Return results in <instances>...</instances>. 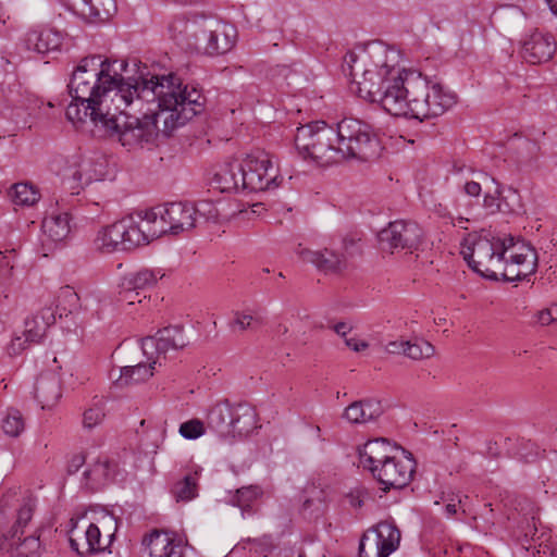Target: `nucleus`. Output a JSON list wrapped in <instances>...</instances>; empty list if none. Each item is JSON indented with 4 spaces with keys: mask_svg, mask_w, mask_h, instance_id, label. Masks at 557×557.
<instances>
[{
    "mask_svg": "<svg viewBox=\"0 0 557 557\" xmlns=\"http://www.w3.org/2000/svg\"><path fill=\"white\" fill-rule=\"evenodd\" d=\"M129 63L100 54L79 60L67 85L66 119L76 127L87 119L128 150L156 141L158 123L170 135L205 110L207 98L173 73L129 75Z\"/></svg>",
    "mask_w": 557,
    "mask_h": 557,
    "instance_id": "obj_1",
    "label": "nucleus"
},
{
    "mask_svg": "<svg viewBox=\"0 0 557 557\" xmlns=\"http://www.w3.org/2000/svg\"><path fill=\"white\" fill-rule=\"evenodd\" d=\"M400 53L382 41H373L345 55L344 71L356 85V92L387 110V99L397 94L411 69L399 66Z\"/></svg>",
    "mask_w": 557,
    "mask_h": 557,
    "instance_id": "obj_2",
    "label": "nucleus"
},
{
    "mask_svg": "<svg viewBox=\"0 0 557 557\" xmlns=\"http://www.w3.org/2000/svg\"><path fill=\"white\" fill-rule=\"evenodd\" d=\"M386 102L387 113L422 121L442 115L456 102V97L437 83L431 85L425 75L411 69L397 94L389 95Z\"/></svg>",
    "mask_w": 557,
    "mask_h": 557,
    "instance_id": "obj_3",
    "label": "nucleus"
},
{
    "mask_svg": "<svg viewBox=\"0 0 557 557\" xmlns=\"http://www.w3.org/2000/svg\"><path fill=\"white\" fill-rule=\"evenodd\" d=\"M169 30L180 45L208 55L228 52L237 38L234 25L212 17H177L170 24Z\"/></svg>",
    "mask_w": 557,
    "mask_h": 557,
    "instance_id": "obj_4",
    "label": "nucleus"
},
{
    "mask_svg": "<svg viewBox=\"0 0 557 557\" xmlns=\"http://www.w3.org/2000/svg\"><path fill=\"white\" fill-rule=\"evenodd\" d=\"M295 146L304 159H310L321 166L343 161L337 149L336 127L324 121H314L297 128Z\"/></svg>",
    "mask_w": 557,
    "mask_h": 557,
    "instance_id": "obj_5",
    "label": "nucleus"
},
{
    "mask_svg": "<svg viewBox=\"0 0 557 557\" xmlns=\"http://www.w3.org/2000/svg\"><path fill=\"white\" fill-rule=\"evenodd\" d=\"M335 127L337 149L343 154V160L368 162L376 160L381 156V143L368 123L354 117H345Z\"/></svg>",
    "mask_w": 557,
    "mask_h": 557,
    "instance_id": "obj_6",
    "label": "nucleus"
},
{
    "mask_svg": "<svg viewBox=\"0 0 557 557\" xmlns=\"http://www.w3.org/2000/svg\"><path fill=\"white\" fill-rule=\"evenodd\" d=\"M240 163L242 190L265 191L280 186L281 180L270 156L265 152L250 153Z\"/></svg>",
    "mask_w": 557,
    "mask_h": 557,
    "instance_id": "obj_7",
    "label": "nucleus"
},
{
    "mask_svg": "<svg viewBox=\"0 0 557 557\" xmlns=\"http://www.w3.org/2000/svg\"><path fill=\"white\" fill-rule=\"evenodd\" d=\"M59 301L60 304L57 306V310L51 307H46L37 314L25 320L22 334L32 344H39L42 341L48 327L54 324L57 312H59V317L61 318L63 314L73 313L79 307V296L70 286L62 288Z\"/></svg>",
    "mask_w": 557,
    "mask_h": 557,
    "instance_id": "obj_8",
    "label": "nucleus"
},
{
    "mask_svg": "<svg viewBox=\"0 0 557 557\" xmlns=\"http://www.w3.org/2000/svg\"><path fill=\"white\" fill-rule=\"evenodd\" d=\"M400 539V531L394 522L381 521L363 533L358 557H388L399 547Z\"/></svg>",
    "mask_w": 557,
    "mask_h": 557,
    "instance_id": "obj_9",
    "label": "nucleus"
},
{
    "mask_svg": "<svg viewBox=\"0 0 557 557\" xmlns=\"http://www.w3.org/2000/svg\"><path fill=\"white\" fill-rule=\"evenodd\" d=\"M469 267L484 277L498 280V272L504 262V250L497 251L493 240L480 237L462 250Z\"/></svg>",
    "mask_w": 557,
    "mask_h": 557,
    "instance_id": "obj_10",
    "label": "nucleus"
},
{
    "mask_svg": "<svg viewBox=\"0 0 557 557\" xmlns=\"http://www.w3.org/2000/svg\"><path fill=\"white\" fill-rule=\"evenodd\" d=\"M423 232L421 227L410 221H394L377 234L380 248L383 251L413 250L421 243Z\"/></svg>",
    "mask_w": 557,
    "mask_h": 557,
    "instance_id": "obj_11",
    "label": "nucleus"
},
{
    "mask_svg": "<svg viewBox=\"0 0 557 557\" xmlns=\"http://www.w3.org/2000/svg\"><path fill=\"white\" fill-rule=\"evenodd\" d=\"M132 218V238L136 246L149 244L151 240L171 233L172 230L168 223L161 206H157L146 211H137L128 214Z\"/></svg>",
    "mask_w": 557,
    "mask_h": 557,
    "instance_id": "obj_12",
    "label": "nucleus"
},
{
    "mask_svg": "<svg viewBox=\"0 0 557 557\" xmlns=\"http://www.w3.org/2000/svg\"><path fill=\"white\" fill-rule=\"evenodd\" d=\"M132 218L128 215L100 228L94 239V247L102 253L125 251L136 248L132 238Z\"/></svg>",
    "mask_w": 557,
    "mask_h": 557,
    "instance_id": "obj_13",
    "label": "nucleus"
},
{
    "mask_svg": "<svg viewBox=\"0 0 557 557\" xmlns=\"http://www.w3.org/2000/svg\"><path fill=\"white\" fill-rule=\"evenodd\" d=\"M403 453L407 451L403 449ZM416 461L410 453L406 460H398L394 456L380 467L372 468V475L383 486L384 491L396 488L400 490L407 486L414 473Z\"/></svg>",
    "mask_w": 557,
    "mask_h": 557,
    "instance_id": "obj_14",
    "label": "nucleus"
},
{
    "mask_svg": "<svg viewBox=\"0 0 557 557\" xmlns=\"http://www.w3.org/2000/svg\"><path fill=\"white\" fill-rule=\"evenodd\" d=\"M189 338L181 324L169 325L159 330L156 335L147 336L141 341V349L147 359L157 360L170 350H178L187 346Z\"/></svg>",
    "mask_w": 557,
    "mask_h": 557,
    "instance_id": "obj_15",
    "label": "nucleus"
},
{
    "mask_svg": "<svg viewBox=\"0 0 557 557\" xmlns=\"http://www.w3.org/2000/svg\"><path fill=\"white\" fill-rule=\"evenodd\" d=\"M113 536L114 534H110L108 541L103 540L99 527L95 523H89L83 530L75 524L69 531L70 546L79 556L106 552Z\"/></svg>",
    "mask_w": 557,
    "mask_h": 557,
    "instance_id": "obj_16",
    "label": "nucleus"
},
{
    "mask_svg": "<svg viewBox=\"0 0 557 557\" xmlns=\"http://www.w3.org/2000/svg\"><path fill=\"white\" fill-rule=\"evenodd\" d=\"M20 42L29 52L47 54L60 50L63 42V34L54 27L35 26L23 35Z\"/></svg>",
    "mask_w": 557,
    "mask_h": 557,
    "instance_id": "obj_17",
    "label": "nucleus"
},
{
    "mask_svg": "<svg viewBox=\"0 0 557 557\" xmlns=\"http://www.w3.org/2000/svg\"><path fill=\"white\" fill-rule=\"evenodd\" d=\"M556 52V41L553 35L533 32L523 41L521 55L530 64L548 62Z\"/></svg>",
    "mask_w": 557,
    "mask_h": 557,
    "instance_id": "obj_18",
    "label": "nucleus"
},
{
    "mask_svg": "<svg viewBox=\"0 0 557 557\" xmlns=\"http://www.w3.org/2000/svg\"><path fill=\"white\" fill-rule=\"evenodd\" d=\"M143 545L148 549V557H184V548L174 532L154 529L144 536Z\"/></svg>",
    "mask_w": 557,
    "mask_h": 557,
    "instance_id": "obj_19",
    "label": "nucleus"
},
{
    "mask_svg": "<svg viewBox=\"0 0 557 557\" xmlns=\"http://www.w3.org/2000/svg\"><path fill=\"white\" fill-rule=\"evenodd\" d=\"M164 276L161 269H140L126 273L119 283L126 298L140 296L147 298V292L156 286L158 281Z\"/></svg>",
    "mask_w": 557,
    "mask_h": 557,
    "instance_id": "obj_20",
    "label": "nucleus"
},
{
    "mask_svg": "<svg viewBox=\"0 0 557 557\" xmlns=\"http://www.w3.org/2000/svg\"><path fill=\"white\" fill-rule=\"evenodd\" d=\"M296 253L304 262L313 264L319 271L324 273H339L347 268L346 257L327 248L310 250L299 245Z\"/></svg>",
    "mask_w": 557,
    "mask_h": 557,
    "instance_id": "obj_21",
    "label": "nucleus"
},
{
    "mask_svg": "<svg viewBox=\"0 0 557 557\" xmlns=\"http://www.w3.org/2000/svg\"><path fill=\"white\" fill-rule=\"evenodd\" d=\"M163 214L172 230V234H178L188 231L195 226L196 209L194 206L186 202H171L161 205Z\"/></svg>",
    "mask_w": 557,
    "mask_h": 557,
    "instance_id": "obj_22",
    "label": "nucleus"
},
{
    "mask_svg": "<svg viewBox=\"0 0 557 557\" xmlns=\"http://www.w3.org/2000/svg\"><path fill=\"white\" fill-rule=\"evenodd\" d=\"M394 449H398V447L391 446L384 437L368 441L359 448L360 463L372 472V468L380 467L393 457L391 453Z\"/></svg>",
    "mask_w": 557,
    "mask_h": 557,
    "instance_id": "obj_23",
    "label": "nucleus"
},
{
    "mask_svg": "<svg viewBox=\"0 0 557 557\" xmlns=\"http://www.w3.org/2000/svg\"><path fill=\"white\" fill-rule=\"evenodd\" d=\"M35 398L42 409H51L61 398L60 379L55 373L41 374L35 383Z\"/></svg>",
    "mask_w": 557,
    "mask_h": 557,
    "instance_id": "obj_24",
    "label": "nucleus"
},
{
    "mask_svg": "<svg viewBox=\"0 0 557 557\" xmlns=\"http://www.w3.org/2000/svg\"><path fill=\"white\" fill-rule=\"evenodd\" d=\"M383 413L381 401L372 398L357 400L344 411L343 418L350 423L363 424L376 420Z\"/></svg>",
    "mask_w": 557,
    "mask_h": 557,
    "instance_id": "obj_25",
    "label": "nucleus"
},
{
    "mask_svg": "<svg viewBox=\"0 0 557 557\" xmlns=\"http://www.w3.org/2000/svg\"><path fill=\"white\" fill-rule=\"evenodd\" d=\"M210 184L221 193L242 190L240 163L234 161L222 165L211 178Z\"/></svg>",
    "mask_w": 557,
    "mask_h": 557,
    "instance_id": "obj_26",
    "label": "nucleus"
},
{
    "mask_svg": "<svg viewBox=\"0 0 557 557\" xmlns=\"http://www.w3.org/2000/svg\"><path fill=\"white\" fill-rule=\"evenodd\" d=\"M263 496V490L259 485H248L237 488L227 500L232 506L242 510L243 518L251 517L257 511V503Z\"/></svg>",
    "mask_w": 557,
    "mask_h": 557,
    "instance_id": "obj_27",
    "label": "nucleus"
},
{
    "mask_svg": "<svg viewBox=\"0 0 557 557\" xmlns=\"http://www.w3.org/2000/svg\"><path fill=\"white\" fill-rule=\"evenodd\" d=\"M257 426V412L248 404L234 405L230 437L248 435Z\"/></svg>",
    "mask_w": 557,
    "mask_h": 557,
    "instance_id": "obj_28",
    "label": "nucleus"
},
{
    "mask_svg": "<svg viewBox=\"0 0 557 557\" xmlns=\"http://www.w3.org/2000/svg\"><path fill=\"white\" fill-rule=\"evenodd\" d=\"M73 4L90 22L108 21L116 11L114 0H73Z\"/></svg>",
    "mask_w": 557,
    "mask_h": 557,
    "instance_id": "obj_29",
    "label": "nucleus"
},
{
    "mask_svg": "<svg viewBox=\"0 0 557 557\" xmlns=\"http://www.w3.org/2000/svg\"><path fill=\"white\" fill-rule=\"evenodd\" d=\"M234 406L228 400H223L214 406L208 412V425L214 430L221 437H230Z\"/></svg>",
    "mask_w": 557,
    "mask_h": 557,
    "instance_id": "obj_30",
    "label": "nucleus"
},
{
    "mask_svg": "<svg viewBox=\"0 0 557 557\" xmlns=\"http://www.w3.org/2000/svg\"><path fill=\"white\" fill-rule=\"evenodd\" d=\"M41 230L51 242L64 240L71 232L69 213L51 212L44 219Z\"/></svg>",
    "mask_w": 557,
    "mask_h": 557,
    "instance_id": "obj_31",
    "label": "nucleus"
},
{
    "mask_svg": "<svg viewBox=\"0 0 557 557\" xmlns=\"http://www.w3.org/2000/svg\"><path fill=\"white\" fill-rule=\"evenodd\" d=\"M522 261V265L517 268V272H515L516 265H504L503 271H500V275L507 282L515 281H523L527 280L531 274L535 273L537 268V253L535 249H527L525 255H520L519 257Z\"/></svg>",
    "mask_w": 557,
    "mask_h": 557,
    "instance_id": "obj_32",
    "label": "nucleus"
},
{
    "mask_svg": "<svg viewBox=\"0 0 557 557\" xmlns=\"http://www.w3.org/2000/svg\"><path fill=\"white\" fill-rule=\"evenodd\" d=\"M149 363L139 362L136 366H126L119 369V377L115 379V385L123 387L134 383H140L148 380L153 373V366L158 360L152 357L148 359Z\"/></svg>",
    "mask_w": 557,
    "mask_h": 557,
    "instance_id": "obj_33",
    "label": "nucleus"
},
{
    "mask_svg": "<svg viewBox=\"0 0 557 557\" xmlns=\"http://www.w3.org/2000/svg\"><path fill=\"white\" fill-rule=\"evenodd\" d=\"M114 470L115 465L108 459L98 460L84 472V476L92 487H99L113 478Z\"/></svg>",
    "mask_w": 557,
    "mask_h": 557,
    "instance_id": "obj_34",
    "label": "nucleus"
},
{
    "mask_svg": "<svg viewBox=\"0 0 557 557\" xmlns=\"http://www.w3.org/2000/svg\"><path fill=\"white\" fill-rule=\"evenodd\" d=\"M12 202L16 206L30 207L40 199L39 190L29 183H16L9 190Z\"/></svg>",
    "mask_w": 557,
    "mask_h": 557,
    "instance_id": "obj_35",
    "label": "nucleus"
},
{
    "mask_svg": "<svg viewBox=\"0 0 557 557\" xmlns=\"http://www.w3.org/2000/svg\"><path fill=\"white\" fill-rule=\"evenodd\" d=\"M198 471L187 473L173 488L176 500L188 502L198 495Z\"/></svg>",
    "mask_w": 557,
    "mask_h": 557,
    "instance_id": "obj_36",
    "label": "nucleus"
},
{
    "mask_svg": "<svg viewBox=\"0 0 557 557\" xmlns=\"http://www.w3.org/2000/svg\"><path fill=\"white\" fill-rule=\"evenodd\" d=\"M3 433L10 437H17L25 429V421L20 410L9 408L1 420Z\"/></svg>",
    "mask_w": 557,
    "mask_h": 557,
    "instance_id": "obj_37",
    "label": "nucleus"
},
{
    "mask_svg": "<svg viewBox=\"0 0 557 557\" xmlns=\"http://www.w3.org/2000/svg\"><path fill=\"white\" fill-rule=\"evenodd\" d=\"M262 324V318L250 309L243 311H235L234 319L230 323L233 332H244L247 330H255L258 325Z\"/></svg>",
    "mask_w": 557,
    "mask_h": 557,
    "instance_id": "obj_38",
    "label": "nucleus"
},
{
    "mask_svg": "<svg viewBox=\"0 0 557 557\" xmlns=\"http://www.w3.org/2000/svg\"><path fill=\"white\" fill-rule=\"evenodd\" d=\"M405 345V356L412 360L431 358L435 352L434 346L422 338L407 341Z\"/></svg>",
    "mask_w": 557,
    "mask_h": 557,
    "instance_id": "obj_39",
    "label": "nucleus"
},
{
    "mask_svg": "<svg viewBox=\"0 0 557 557\" xmlns=\"http://www.w3.org/2000/svg\"><path fill=\"white\" fill-rule=\"evenodd\" d=\"M314 493V496L308 497L302 503V513L309 519H318L326 510L324 492L315 491Z\"/></svg>",
    "mask_w": 557,
    "mask_h": 557,
    "instance_id": "obj_40",
    "label": "nucleus"
},
{
    "mask_svg": "<svg viewBox=\"0 0 557 557\" xmlns=\"http://www.w3.org/2000/svg\"><path fill=\"white\" fill-rule=\"evenodd\" d=\"M35 507L36 502L34 498L28 497L25 499L24 504L18 509L16 522L10 531V539L13 540L16 537L18 532L23 534L22 529L30 521Z\"/></svg>",
    "mask_w": 557,
    "mask_h": 557,
    "instance_id": "obj_41",
    "label": "nucleus"
},
{
    "mask_svg": "<svg viewBox=\"0 0 557 557\" xmlns=\"http://www.w3.org/2000/svg\"><path fill=\"white\" fill-rule=\"evenodd\" d=\"M40 541L38 536H26L17 543L11 552V557H39Z\"/></svg>",
    "mask_w": 557,
    "mask_h": 557,
    "instance_id": "obj_42",
    "label": "nucleus"
},
{
    "mask_svg": "<svg viewBox=\"0 0 557 557\" xmlns=\"http://www.w3.org/2000/svg\"><path fill=\"white\" fill-rule=\"evenodd\" d=\"M104 407L101 404H95L85 410L83 414V425L85 429L91 430L99 425L104 418Z\"/></svg>",
    "mask_w": 557,
    "mask_h": 557,
    "instance_id": "obj_43",
    "label": "nucleus"
},
{
    "mask_svg": "<svg viewBox=\"0 0 557 557\" xmlns=\"http://www.w3.org/2000/svg\"><path fill=\"white\" fill-rule=\"evenodd\" d=\"M205 431V424L199 419H191L180 425V434L186 440H196L203 435Z\"/></svg>",
    "mask_w": 557,
    "mask_h": 557,
    "instance_id": "obj_44",
    "label": "nucleus"
},
{
    "mask_svg": "<svg viewBox=\"0 0 557 557\" xmlns=\"http://www.w3.org/2000/svg\"><path fill=\"white\" fill-rule=\"evenodd\" d=\"M33 345L22 333L14 334L10 343L5 346V354L10 358L22 355L26 349Z\"/></svg>",
    "mask_w": 557,
    "mask_h": 557,
    "instance_id": "obj_45",
    "label": "nucleus"
},
{
    "mask_svg": "<svg viewBox=\"0 0 557 557\" xmlns=\"http://www.w3.org/2000/svg\"><path fill=\"white\" fill-rule=\"evenodd\" d=\"M540 448L534 442L530 440L520 441L517 450V455L520 459L524 460L525 462H532L540 456Z\"/></svg>",
    "mask_w": 557,
    "mask_h": 557,
    "instance_id": "obj_46",
    "label": "nucleus"
},
{
    "mask_svg": "<svg viewBox=\"0 0 557 557\" xmlns=\"http://www.w3.org/2000/svg\"><path fill=\"white\" fill-rule=\"evenodd\" d=\"M342 252L346 257V264L348 259L361 253L360 238L355 235H347L342 240Z\"/></svg>",
    "mask_w": 557,
    "mask_h": 557,
    "instance_id": "obj_47",
    "label": "nucleus"
},
{
    "mask_svg": "<svg viewBox=\"0 0 557 557\" xmlns=\"http://www.w3.org/2000/svg\"><path fill=\"white\" fill-rule=\"evenodd\" d=\"M12 271L10 258L0 251V295H4V287L11 282Z\"/></svg>",
    "mask_w": 557,
    "mask_h": 557,
    "instance_id": "obj_48",
    "label": "nucleus"
},
{
    "mask_svg": "<svg viewBox=\"0 0 557 557\" xmlns=\"http://www.w3.org/2000/svg\"><path fill=\"white\" fill-rule=\"evenodd\" d=\"M502 195V189L499 185L497 184V187L494 191V194L486 193L483 198V208L487 211L490 214H494L500 210V203L498 197Z\"/></svg>",
    "mask_w": 557,
    "mask_h": 557,
    "instance_id": "obj_49",
    "label": "nucleus"
},
{
    "mask_svg": "<svg viewBox=\"0 0 557 557\" xmlns=\"http://www.w3.org/2000/svg\"><path fill=\"white\" fill-rule=\"evenodd\" d=\"M527 249H533V248L529 245H525L524 243H521L519 245V247L517 248V251H512L511 253H509L506 257V259H504L502 267L512 264V265H516L515 267V271H516L519 265H522V263H521L522 260L519 257H520V255H525ZM500 270L503 271V268H500Z\"/></svg>",
    "mask_w": 557,
    "mask_h": 557,
    "instance_id": "obj_50",
    "label": "nucleus"
},
{
    "mask_svg": "<svg viewBox=\"0 0 557 557\" xmlns=\"http://www.w3.org/2000/svg\"><path fill=\"white\" fill-rule=\"evenodd\" d=\"M194 209H196V214L203 215L206 219H215L218 216V210L211 203L207 200L198 201L196 206H194Z\"/></svg>",
    "mask_w": 557,
    "mask_h": 557,
    "instance_id": "obj_51",
    "label": "nucleus"
},
{
    "mask_svg": "<svg viewBox=\"0 0 557 557\" xmlns=\"http://www.w3.org/2000/svg\"><path fill=\"white\" fill-rule=\"evenodd\" d=\"M495 244V247L497 248L498 252H502L504 249V259L511 253L512 251H517V248L520 244H516L513 237H507V238H498L496 240H493Z\"/></svg>",
    "mask_w": 557,
    "mask_h": 557,
    "instance_id": "obj_52",
    "label": "nucleus"
},
{
    "mask_svg": "<svg viewBox=\"0 0 557 557\" xmlns=\"http://www.w3.org/2000/svg\"><path fill=\"white\" fill-rule=\"evenodd\" d=\"M367 493L363 490L356 488L346 495L349 504L354 508H360L363 505Z\"/></svg>",
    "mask_w": 557,
    "mask_h": 557,
    "instance_id": "obj_53",
    "label": "nucleus"
},
{
    "mask_svg": "<svg viewBox=\"0 0 557 557\" xmlns=\"http://www.w3.org/2000/svg\"><path fill=\"white\" fill-rule=\"evenodd\" d=\"M406 342L407 341H404V339H395V341H391L388 342L385 346H384V349L386 352L388 354H393V355H404L405 356V349H406Z\"/></svg>",
    "mask_w": 557,
    "mask_h": 557,
    "instance_id": "obj_54",
    "label": "nucleus"
},
{
    "mask_svg": "<svg viewBox=\"0 0 557 557\" xmlns=\"http://www.w3.org/2000/svg\"><path fill=\"white\" fill-rule=\"evenodd\" d=\"M88 164L89 162L84 161L83 163L79 164L78 169L72 173V176L75 181L82 184H88L92 181L94 177L86 173V166Z\"/></svg>",
    "mask_w": 557,
    "mask_h": 557,
    "instance_id": "obj_55",
    "label": "nucleus"
},
{
    "mask_svg": "<svg viewBox=\"0 0 557 557\" xmlns=\"http://www.w3.org/2000/svg\"><path fill=\"white\" fill-rule=\"evenodd\" d=\"M345 345L356 352L366 350L369 347V343L357 337H348L345 339Z\"/></svg>",
    "mask_w": 557,
    "mask_h": 557,
    "instance_id": "obj_56",
    "label": "nucleus"
},
{
    "mask_svg": "<svg viewBox=\"0 0 557 557\" xmlns=\"http://www.w3.org/2000/svg\"><path fill=\"white\" fill-rule=\"evenodd\" d=\"M446 500L447 504L445 506V513L449 518L457 513V507L458 505L462 504V498L460 495H456L450 498H447Z\"/></svg>",
    "mask_w": 557,
    "mask_h": 557,
    "instance_id": "obj_57",
    "label": "nucleus"
},
{
    "mask_svg": "<svg viewBox=\"0 0 557 557\" xmlns=\"http://www.w3.org/2000/svg\"><path fill=\"white\" fill-rule=\"evenodd\" d=\"M463 191L469 197L479 198L482 193V187L480 183L470 181L465 183Z\"/></svg>",
    "mask_w": 557,
    "mask_h": 557,
    "instance_id": "obj_58",
    "label": "nucleus"
},
{
    "mask_svg": "<svg viewBox=\"0 0 557 557\" xmlns=\"http://www.w3.org/2000/svg\"><path fill=\"white\" fill-rule=\"evenodd\" d=\"M276 71L277 75L282 76L286 81L287 85H290V79H293L296 76V73L287 65L277 66Z\"/></svg>",
    "mask_w": 557,
    "mask_h": 557,
    "instance_id": "obj_59",
    "label": "nucleus"
},
{
    "mask_svg": "<svg viewBox=\"0 0 557 557\" xmlns=\"http://www.w3.org/2000/svg\"><path fill=\"white\" fill-rule=\"evenodd\" d=\"M351 329L352 327L350 325H348L346 322H343V321L334 324V326H333L334 332L338 336H341L344 341L346 338H348L347 335H348V333H350Z\"/></svg>",
    "mask_w": 557,
    "mask_h": 557,
    "instance_id": "obj_60",
    "label": "nucleus"
},
{
    "mask_svg": "<svg viewBox=\"0 0 557 557\" xmlns=\"http://www.w3.org/2000/svg\"><path fill=\"white\" fill-rule=\"evenodd\" d=\"M84 461L85 460L83 456H74L67 466V472L70 474L76 473L79 470V468L84 465Z\"/></svg>",
    "mask_w": 557,
    "mask_h": 557,
    "instance_id": "obj_61",
    "label": "nucleus"
},
{
    "mask_svg": "<svg viewBox=\"0 0 557 557\" xmlns=\"http://www.w3.org/2000/svg\"><path fill=\"white\" fill-rule=\"evenodd\" d=\"M552 322H554V320L552 318V312H549L548 308L536 313V323L541 325H548Z\"/></svg>",
    "mask_w": 557,
    "mask_h": 557,
    "instance_id": "obj_62",
    "label": "nucleus"
},
{
    "mask_svg": "<svg viewBox=\"0 0 557 557\" xmlns=\"http://www.w3.org/2000/svg\"><path fill=\"white\" fill-rule=\"evenodd\" d=\"M131 298H126V296L124 295L122 288H119V299L121 301H126L128 305H135L136 302L140 304L143 301V295L140 296H135V295H132L129 296Z\"/></svg>",
    "mask_w": 557,
    "mask_h": 557,
    "instance_id": "obj_63",
    "label": "nucleus"
},
{
    "mask_svg": "<svg viewBox=\"0 0 557 557\" xmlns=\"http://www.w3.org/2000/svg\"><path fill=\"white\" fill-rule=\"evenodd\" d=\"M550 12L557 16V0H545Z\"/></svg>",
    "mask_w": 557,
    "mask_h": 557,
    "instance_id": "obj_64",
    "label": "nucleus"
}]
</instances>
